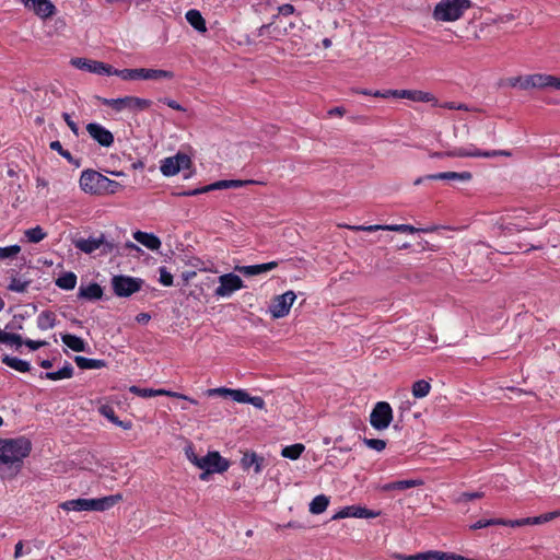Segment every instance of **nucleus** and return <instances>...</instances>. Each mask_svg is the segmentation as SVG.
Segmentation results:
<instances>
[{"label": "nucleus", "instance_id": "nucleus-1", "mask_svg": "<svg viewBox=\"0 0 560 560\" xmlns=\"http://www.w3.org/2000/svg\"><path fill=\"white\" fill-rule=\"evenodd\" d=\"M31 451L32 443L26 438L0 439V464L18 471Z\"/></svg>", "mask_w": 560, "mask_h": 560}, {"label": "nucleus", "instance_id": "nucleus-2", "mask_svg": "<svg viewBox=\"0 0 560 560\" xmlns=\"http://www.w3.org/2000/svg\"><path fill=\"white\" fill-rule=\"evenodd\" d=\"M470 5L469 0H441L434 8L433 18L442 22L457 21Z\"/></svg>", "mask_w": 560, "mask_h": 560}, {"label": "nucleus", "instance_id": "nucleus-3", "mask_svg": "<svg viewBox=\"0 0 560 560\" xmlns=\"http://www.w3.org/2000/svg\"><path fill=\"white\" fill-rule=\"evenodd\" d=\"M185 454L190 463L206 471L223 472L229 468L228 460L221 457L218 452H209L206 456L198 457L192 446H187Z\"/></svg>", "mask_w": 560, "mask_h": 560}, {"label": "nucleus", "instance_id": "nucleus-4", "mask_svg": "<svg viewBox=\"0 0 560 560\" xmlns=\"http://www.w3.org/2000/svg\"><path fill=\"white\" fill-rule=\"evenodd\" d=\"M116 75L125 81L129 80H171L174 78V73L168 70H162V69H122L117 70Z\"/></svg>", "mask_w": 560, "mask_h": 560}, {"label": "nucleus", "instance_id": "nucleus-5", "mask_svg": "<svg viewBox=\"0 0 560 560\" xmlns=\"http://www.w3.org/2000/svg\"><path fill=\"white\" fill-rule=\"evenodd\" d=\"M511 153L505 150H492L481 151L477 148H455L446 152H434L431 154L432 158H495V156H510Z\"/></svg>", "mask_w": 560, "mask_h": 560}, {"label": "nucleus", "instance_id": "nucleus-6", "mask_svg": "<svg viewBox=\"0 0 560 560\" xmlns=\"http://www.w3.org/2000/svg\"><path fill=\"white\" fill-rule=\"evenodd\" d=\"M101 102L116 112L124 109L145 110L151 106V101L137 96H125L120 98H100Z\"/></svg>", "mask_w": 560, "mask_h": 560}, {"label": "nucleus", "instance_id": "nucleus-7", "mask_svg": "<svg viewBox=\"0 0 560 560\" xmlns=\"http://www.w3.org/2000/svg\"><path fill=\"white\" fill-rule=\"evenodd\" d=\"M342 228L349 229L351 231H363V232H376V231H390V232H400V233H416L420 231L410 224H374V225H349L343 224ZM436 230V228L425 229V232H431Z\"/></svg>", "mask_w": 560, "mask_h": 560}, {"label": "nucleus", "instance_id": "nucleus-8", "mask_svg": "<svg viewBox=\"0 0 560 560\" xmlns=\"http://www.w3.org/2000/svg\"><path fill=\"white\" fill-rule=\"evenodd\" d=\"M392 420L393 410L390 405L386 401L377 402L370 415L371 425L378 431H383L389 427Z\"/></svg>", "mask_w": 560, "mask_h": 560}, {"label": "nucleus", "instance_id": "nucleus-9", "mask_svg": "<svg viewBox=\"0 0 560 560\" xmlns=\"http://www.w3.org/2000/svg\"><path fill=\"white\" fill-rule=\"evenodd\" d=\"M103 183L104 175L93 170L83 171L79 180L80 188L91 195H102Z\"/></svg>", "mask_w": 560, "mask_h": 560}, {"label": "nucleus", "instance_id": "nucleus-10", "mask_svg": "<svg viewBox=\"0 0 560 560\" xmlns=\"http://www.w3.org/2000/svg\"><path fill=\"white\" fill-rule=\"evenodd\" d=\"M191 164V160L187 154L177 153L174 156L164 159L161 162L160 170L164 176H174L180 170L188 168Z\"/></svg>", "mask_w": 560, "mask_h": 560}, {"label": "nucleus", "instance_id": "nucleus-11", "mask_svg": "<svg viewBox=\"0 0 560 560\" xmlns=\"http://www.w3.org/2000/svg\"><path fill=\"white\" fill-rule=\"evenodd\" d=\"M112 284L118 296H130L141 289L142 280L127 276H115Z\"/></svg>", "mask_w": 560, "mask_h": 560}, {"label": "nucleus", "instance_id": "nucleus-12", "mask_svg": "<svg viewBox=\"0 0 560 560\" xmlns=\"http://www.w3.org/2000/svg\"><path fill=\"white\" fill-rule=\"evenodd\" d=\"M296 295L293 291H287L281 295H277L269 307V312L273 318H282L290 312L292 304L294 303Z\"/></svg>", "mask_w": 560, "mask_h": 560}, {"label": "nucleus", "instance_id": "nucleus-13", "mask_svg": "<svg viewBox=\"0 0 560 560\" xmlns=\"http://www.w3.org/2000/svg\"><path fill=\"white\" fill-rule=\"evenodd\" d=\"M219 287L214 294L219 298H228L235 291L244 288L243 280L234 273H225L219 277Z\"/></svg>", "mask_w": 560, "mask_h": 560}, {"label": "nucleus", "instance_id": "nucleus-14", "mask_svg": "<svg viewBox=\"0 0 560 560\" xmlns=\"http://www.w3.org/2000/svg\"><path fill=\"white\" fill-rule=\"evenodd\" d=\"M71 63L78 69L96 74L116 75L117 71V69H114L107 63L84 58H74L71 60Z\"/></svg>", "mask_w": 560, "mask_h": 560}, {"label": "nucleus", "instance_id": "nucleus-15", "mask_svg": "<svg viewBox=\"0 0 560 560\" xmlns=\"http://www.w3.org/2000/svg\"><path fill=\"white\" fill-rule=\"evenodd\" d=\"M23 5L40 19H48L56 13V7L50 0H20Z\"/></svg>", "mask_w": 560, "mask_h": 560}, {"label": "nucleus", "instance_id": "nucleus-16", "mask_svg": "<svg viewBox=\"0 0 560 560\" xmlns=\"http://www.w3.org/2000/svg\"><path fill=\"white\" fill-rule=\"evenodd\" d=\"M86 131L102 147L109 148L114 143V135L97 122L88 124Z\"/></svg>", "mask_w": 560, "mask_h": 560}, {"label": "nucleus", "instance_id": "nucleus-17", "mask_svg": "<svg viewBox=\"0 0 560 560\" xmlns=\"http://www.w3.org/2000/svg\"><path fill=\"white\" fill-rule=\"evenodd\" d=\"M122 500L121 494L86 499V511H106Z\"/></svg>", "mask_w": 560, "mask_h": 560}, {"label": "nucleus", "instance_id": "nucleus-18", "mask_svg": "<svg viewBox=\"0 0 560 560\" xmlns=\"http://www.w3.org/2000/svg\"><path fill=\"white\" fill-rule=\"evenodd\" d=\"M277 267H278L277 261H270V262L253 265V266H236L235 270L245 276H256V275H260V273L273 270Z\"/></svg>", "mask_w": 560, "mask_h": 560}, {"label": "nucleus", "instance_id": "nucleus-19", "mask_svg": "<svg viewBox=\"0 0 560 560\" xmlns=\"http://www.w3.org/2000/svg\"><path fill=\"white\" fill-rule=\"evenodd\" d=\"M133 238L151 250H158L161 247L160 238L151 233L137 231L133 233Z\"/></svg>", "mask_w": 560, "mask_h": 560}, {"label": "nucleus", "instance_id": "nucleus-20", "mask_svg": "<svg viewBox=\"0 0 560 560\" xmlns=\"http://www.w3.org/2000/svg\"><path fill=\"white\" fill-rule=\"evenodd\" d=\"M104 243V237H90V238H79L74 241V246L80 250L91 254L94 250L98 249L101 245Z\"/></svg>", "mask_w": 560, "mask_h": 560}, {"label": "nucleus", "instance_id": "nucleus-21", "mask_svg": "<svg viewBox=\"0 0 560 560\" xmlns=\"http://www.w3.org/2000/svg\"><path fill=\"white\" fill-rule=\"evenodd\" d=\"M350 516H354V517H374L375 513H373L370 510L363 509V508H357L355 509L353 506H348V508H345L341 511H339L337 514H335L332 516V520H339V518H345V517H350Z\"/></svg>", "mask_w": 560, "mask_h": 560}, {"label": "nucleus", "instance_id": "nucleus-22", "mask_svg": "<svg viewBox=\"0 0 560 560\" xmlns=\"http://www.w3.org/2000/svg\"><path fill=\"white\" fill-rule=\"evenodd\" d=\"M428 179H443V180H458V182H469L472 178L470 172H443L438 174H431L427 176Z\"/></svg>", "mask_w": 560, "mask_h": 560}, {"label": "nucleus", "instance_id": "nucleus-23", "mask_svg": "<svg viewBox=\"0 0 560 560\" xmlns=\"http://www.w3.org/2000/svg\"><path fill=\"white\" fill-rule=\"evenodd\" d=\"M187 22L199 33H206L207 32V25L206 21L202 18L201 13L196 10L191 9L186 12L185 15Z\"/></svg>", "mask_w": 560, "mask_h": 560}, {"label": "nucleus", "instance_id": "nucleus-24", "mask_svg": "<svg viewBox=\"0 0 560 560\" xmlns=\"http://www.w3.org/2000/svg\"><path fill=\"white\" fill-rule=\"evenodd\" d=\"M262 463L264 458L258 456L256 453H244L241 464L244 469H248L250 467H254V471L256 474H259L262 469Z\"/></svg>", "mask_w": 560, "mask_h": 560}, {"label": "nucleus", "instance_id": "nucleus-25", "mask_svg": "<svg viewBox=\"0 0 560 560\" xmlns=\"http://www.w3.org/2000/svg\"><path fill=\"white\" fill-rule=\"evenodd\" d=\"M527 85L533 88H553V75L540 73L527 75Z\"/></svg>", "mask_w": 560, "mask_h": 560}, {"label": "nucleus", "instance_id": "nucleus-26", "mask_svg": "<svg viewBox=\"0 0 560 560\" xmlns=\"http://www.w3.org/2000/svg\"><path fill=\"white\" fill-rule=\"evenodd\" d=\"M103 295V290L97 283H90L86 287L81 285L79 289V296L86 300H98Z\"/></svg>", "mask_w": 560, "mask_h": 560}, {"label": "nucleus", "instance_id": "nucleus-27", "mask_svg": "<svg viewBox=\"0 0 560 560\" xmlns=\"http://www.w3.org/2000/svg\"><path fill=\"white\" fill-rule=\"evenodd\" d=\"M393 557L397 560H439L440 551L430 550L410 556L394 553Z\"/></svg>", "mask_w": 560, "mask_h": 560}, {"label": "nucleus", "instance_id": "nucleus-28", "mask_svg": "<svg viewBox=\"0 0 560 560\" xmlns=\"http://www.w3.org/2000/svg\"><path fill=\"white\" fill-rule=\"evenodd\" d=\"M208 396H222V397H231L234 401L238 402L243 398L242 389H232L225 387L212 388L207 390Z\"/></svg>", "mask_w": 560, "mask_h": 560}, {"label": "nucleus", "instance_id": "nucleus-29", "mask_svg": "<svg viewBox=\"0 0 560 560\" xmlns=\"http://www.w3.org/2000/svg\"><path fill=\"white\" fill-rule=\"evenodd\" d=\"M100 412L105 418H107L110 422L122 428L124 430H130L132 427V423L130 421L124 422V421L118 420V418L115 415L114 409L109 406L100 407Z\"/></svg>", "mask_w": 560, "mask_h": 560}, {"label": "nucleus", "instance_id": "nucleus-30", "mask_svg": "<svg viewBox=\"0 0 560 560\" xmlns=\"http://www.w3.org/2000/svg\"><path fill=\"white\" fill-rule=\"evenodd\" d=\"M61 339L62 342L73 351H85L86 343L82 338L74 335L65 334L61 336Z\"/></svg>", "mask_w": 560, "mask_h": 560}, {"label": "nucleus", "instance_id": "nucleus-31", "mask_svg": "<svg viewBox=\"0 0 560 560\" xmlns=\"http://www.w3.org/2000/svg\"><path fill=\"white\" fill-rule=\"evenodd\" d=\"M74 362L80 369L83 370L102 369L106 365L105 361L103 360L89 359L81 355H77L74 358Z\"/></svg>", "mask_w": 560, "mask_h": 560}, {"label": "nucleus", "instance_id": "nucleus-32", "mask_svg": "<svg viewBox=\"0 0 560 560\" xmlns=\"http://www.w3.org/2000/svg\"><path fill=\"white\" fill-rule=\"evenodd\" d=\"M254 180H240V179H224V180H218L213 184H210V188L215 189H226V188H238L246 186L248 184H254Z\"/></svg>", "mask_w": 560, "mask_h": 560}, {"label": "nucleus", "instance_id": "nucleus-33", "mask_svg": "<svg viewBox=\"0 0 560 560\" xmlns=\"http://www.w3.org/2000/svg\"><path fill=\"white\" fill-rule=\"evenodd\" d=\"M73 375V368L71 364H66L61 370L57 372H46L44 374H40V377L50 380V381H58L63 378H70Z\"/></svg>", "mask_w": 560, "mask_h": 560}, {"label": "nucleus", "instance_id": "nucleus-34", "mask_svg": "<svg viewBox=\"0 0 560 560\" xmlns=\"http://www.w3.org/2000/svg\"><path fill=\"white\" fill-rule=\"evenodd\" d=\"M2 362L10 366L11 369H14L19 372H28L30 369H31V365L27 361H24V360H21L19 358H15V357H10V355H4L2 358Z\"/></svg>", "mask_w": 560, "mask_h": 560}, {"label": "nucleus", "instance_id": "nucleus-35", "mask_svg": "<svg viewBox=\"0 0 560 560\" xmlns=\"http://www.w3.org/2000/svg\"><path fill=\"white\" fill-rule=\"evenodd\" d=\"M56 316L52 312H42L37 317V326L42 330H48L55 326Z\"/></svg>", "mask_w": 560, "mask_h": 560}, {"label": "nucleus", "instance_id": "nucleus-36", "mask_svg": "<svg viewBox=\"0 0 560 560\" xmlns=\"http://www.w3.org/2000/svg\"><path fill=\"white\" fill-rule=\"evenodd\" d=\"M328 504V497L324 494L316 495L310 503V512L312 514H320L327 509Z\"/></svg>", "mask_w": 560, "mask_h": 560}, {"label": "nucleus", "instance_id": "nucleus-37", "mask_svg": "<svg viewBox=\"0 0 560 560\" xmlns=\"http://www.w3.org/2000/svg\"><path fill=\"white\" fill-rule=\"evenodd\" d=\"M77 284V276L73 272H66L56 280V285L63 290H72Z\"/></svg>", "mask_w": 560, "mask_h": 560}, {"label": "nucleus", "instance_id": "nucleus-38", "mask_svg": "<svg viewBox=\"0 0 560 560\" xmlns=\"http://www.w3.org/2000/svg\"><path fill=\"white\" fill-rule=\"evenodd\" d=\"M408 100L423 103L433 102V105H438V100L431 93L420 90H410Z\"/></svg>", "mask_w": 560, "mask_h": 560}, {"label": "nucleus", "instance_id": "nucleus-39", "mask_svg": "<svg viewBox=\"0 0 560 560\" xmlns=\"http://www.w3.org/2000/svg\"><path fill=\"white\" fill-rule=\"evenodd\" d=\"M0 343L21 347L23 345V339L20 335L10 332L5 329L2 330L0 328Z\"/></svg>", "mask_w": 560, "mask_h": 560}, {"label": "nucleus", "instance_id": "nucleus-40", "mask_svg": "<svg viewBox=\"0 0 560 560\" xmlns=\"http://www.w3.org/2000/svg\"><path fill=\"white\" fill-rule=\"evenodd\" d=\"M59 508L65 511H86V499L68 500L60 503Z\"/></svg>", "mask_w": 560, "mask_h": 560}, {"label": "nucleus", "instance_id": "nucleus-41", "mask_svg": "<svg viewBox=\"0 0 560 560\" xmlns=\"http://www.w3.org/2000/svg\"><path fill=\"white\" fill-rule=\"evenodd\" d=\"M304 450H305V446L303 444L296 443V444L283 447L281 451V455L285 458L295 460L301 456V454L304 452Z\"/></svg>", "mask_w": 560, "mask_h": 560}, {"label": "nucleus", "instance_id": "nucleus-42", "mask_svg": "<svg viewBox=\"0 0 560 560\" xmlns=\"http://www.w3.org/2000/svg\"><path fill=\"white\" fill-rule=\"evenodd\" d=\"M559 516H560V510L553 511V512H548V513L541 514L539 516L527 517V526L528 525H541V524L551 522L552 520H555L556 517H559Z\"/></svg>", "mask_w": 560, "mask_h": 560}, {"label": "nucleus", "instance_id": "nucleus-43", "mask_svg": "<svg viewBox=\"0 0 560 560\" xmlns=\"http://www.w3.org/2000/svg\"><path fill=\"white\" fill-rule=\"evenodd\" d=\"M266 33L270 34L272 38L279 39L280 36L289 34V30L287 27L280 28L278 25L275 26L270 23L261 26L259 30V35H265Z\"/></svg>", "mask_w": 560, "mask_h": 560}, {"label": "nucleus", "instance_id": "nucleus-44", "mask_svg": "<svg viewBox=\"0 0 560 560\" xmlns=\"http://www.w3.org/2000/svg\"><path fill=\"white\" fill-rule=\"evenodd\" d=\"M431 389V385L429 382L424 380H420L413 383L412 385V395L416 398H423L429 395Z\"/></svg>", "mask_w": 560, "mask_h": 560}, {"label": "nucleus", "instance_id": "nucleus-45", "mask_svg": "<svg viewBox=\"0 0 560 560\" xmlns=\"http://www.w3.org/2000/svg\"><path fill=\"white\" fill-rule=\"evenodd\" d=\"M46 233L40 226H35L24 231V236L30 243H39L46 237Z\"/></svg>", "mask_w": 560, "mask_h": 560}, {"label": "nucleus", "instance_id": "nucleus-46", "mask_svg": "<svg viewBox=\"0 0 560 560\" xmlns=\"http://www.w3.org/2000/svg\"><path fill=\"white\" fill-rule=\"evenodd\" d=\"M243 399L240 400L238 402H247V404H250L253 405L254 407L258 408V409H264L265 408V400L259 397V396H249L245 390L242 389V396H241Z\"/></svg>", "mask_w": 560, "mask_h": 560}, {"label": "nucleus", "instance_id": "nucleus-47", "mask_svg": "<svg viewBox=\"0 0 560 560\" xmlns=\"http://www.w3.org/2000/svg\"><path fill=\"white\" fill-rule=\"evenodd\" d=\"M508 523L503 518H492V520H480L476 523H474L470 526V529L476 530L480 529L490 525H506Z\"/></svg>", "mask_w": 560, "mask_h": 560}, {"label": "nucleus", "instance_id": "nucleus-48", "mask_svg": "<svg viewBox=\"0 0 560 560\" xmlns=\"http://www.w3.org/2000/svg\"><path fill=\"white\" fill-rule=\"evenodd\" d=\"M104 182L102 185V195L103 194H116L120 189V184L107 178L104 176Z\"/></svg>", "mask_w": 560, "mask_h": 560}, {"label": "nucleus", "instance_id": "nucleus-49", "mask_svg": "<svg viewBox=\"0 0 560 560\" xmlns=\"http://www.w3.org/2000/svg\"><path fill=\"white\" fill-rule=\"evenodd\" d=\"M28 284H30L28 281H24V280H21V279H18V278H13L11 280V282H10L8 288L11 291L23 293V292L26 291Z\"/></svg>", "mask_w": 560, "mask_h": 560}, {"label": "nucleus", "instance_id": "nucleus-50", "mask_svg": "<svg viewBox=\"0 0 560 560\" xmlns=\"http://www.w3.org/2000/svg\"><path fill=\"white\" fill-rule=\"evenodd\" d=\"M423 481L421 479H410V480H399L395 481L396 490H405L413 487L422 486Z\"/></svg>", "mask_w": 560, "mask_h": 560}, {"label": "nucleus", "instance_id": "nucleus-51", "mask_svg": "<svg viewBox=\"0 0 560 560\" xmlns=\"http://www.w3.org/2000/svg\"><path fill=\"white\" fill-rule=\"evenodd\" d=\"M156 394H158V396H168V397H173V398L185 399L191 404H197V401L195 399H192L184 394L177 393V392H172V390H166V389H156Z\"/></svg>", "mask_w": 560, "mask_h": 560}, {"label": "nucleus", "instance_id": "nucleus-52", "mask_svg": "<svg viewBox=\"0 0 560 560\" xmlns=\"http://www.w3.org/2000/svg\"><path fill=\"white\" fill-rule=\"evenodd\" d=\"M129 390L131 393H133L135 395L143 397V398H149V397L158 396L156 389H152V388H140L138 386H131L129 388Z\"/></svg>", "mask_w": 560, "mask_h": 560}, {"label": "nucleus", "instance_id": "nucleus-53", "mask_svg": "<svg viewBox=\"0 0 560 560\" xmlns=\"http://www.w3.org/2000/svg\"><path fill=\"white\" fill-rule=\"evenodd\" d=\"M21 250L19 245H11L8 247H0V259H7L16 256Z\"/></svg>", "mask_w": 560, "mask_h": 560}, {"label": "nucleus", "instance_id": "nucleus-54", "mask_svg": "<svg viewBox=\"0 0 560 560\" xmlns=\"http://www.w3.org/2000/svg\"><path fill=\"white\" fill-rule=\"evenodd\" d=\"M364 444L372 450L377 452L383 451L386 447V442L380 439H364Z\"/></svg>", "mask_w": 560, "mask_h": 560}, {"label": "nucleus", "instance_id": "nucleus-55", "mask_svg": "<svg viewBox=\"0 0 560 560\" xmlns=\"http://www.w3.org/2000/svg\"><path fill=\"white\" fill-rule=\"evenodd\" d=\"M160 282L165 287L173 284V276L164 267L160 268Z\"/></svg>", "mask_w": 560, "mask_h": 560}, {"label": "nucleus", "instance_id": "nucleus-56", "mask_svg": "<svg viewBox=\"0 0 560 560\" xmlns=\"http://www.w3.org/2000/svg\"><path fill=\"white\" fill-rule=\"evenodd\" d=\"M482 497V492H464L458 497L457 502H466L469 500L481 499Z\"/></svg>", "mask_w": 560, "mask_h": 560}, {"label": "nucleus", "instance_id": "nucleus-57", "mask_svg": "<svg viewBox=\"0 0 560 560\" xmlns=\"http://www.w3.org/2000/svg\"><path fill=\"white\" fill-rule=\"evenodd\" d=\"M211 190H213V188H210V185H207V186H203L201 188H196V189H192V190L183 191L179 195L180 196H197L199 194L209 192Z\"/></svg>", "mask_w": 560, "mask_h": 560}, {"label": "nucleus", "instance_id": "nucleus-58", "mask_svg": "<svg viewBox=\"0 0 560 560\" xmlns=\"http://www.w3.org/2000/svg\"><path fill=\"white\" fill-rule=\"evenodd\" d=\"M62 118L65 119L68 127L71 129V131L74 133V136H79V127L78 125L71 119L70 115L67 113L62 114Z\"/></svg>", "mask_w": 560, "mask_h": 560}, {"label": "nucleus", "instance_id": "nucleus-59", "mask_svg": "<svg viewBox=\"0 0 560 560\" xmlns=\"http://www.w3.org/2000/svg\"><path fill=\"white\" fill-rule=\"evenodd\" d=\"M397 94V90H386V91H375L373 93V96L374 97H382V98H388L390 96L393 97H396Z\"/></svg>", "mask_w": 560, "mask_h": 560}, {"label": "nucleus", "instance_id": "nucleus-60", "mask_svg": "<svg viewBox=\"0 0 560 560\" xmlns=\"http://www.w3.org/2000/svg\"><path fill=\"white\" fill-rule=\"evenodd\" d=\"M439 560H465V557L455 553L440 551Z\"/></svg>", "mask_w": 560, "mask_h": 560}, {"label": "nucleus", "instance_id": "nucleus-61", "mask_svg": "<svg viewBox=\"0 0 560 560\" xmlns=\"http://www.w3.org/2000/svg\"><path fill=\"white\" fill-rule=\"evenodd\" d=\"M23 343L25 346H27L31 350H37L38 348L47 345L46 341H35V340H31V339L23 341Z\"/></svg>", "mask_w": 560, "mask_h": 560}, {"label": "nucleus", "instance_id": "nucleus-62", "mask_svg": "<svg viewBox=\"0 0 560 560\" xmlns=\"http://www.w3.org/2000/svg\"><path fill=\"white\" fill-rule=\"evenodd\" d=\"M163 102L171 108L175 109V110H179V112H184L185 108L179 104L177 103L176 101L174 100H171V98H164Z\"/></svg>", "mask_w": 560, "mask_h": 560}, {"label": "nucleus", "instance_id": "nucleus-63", "mask_svg": "<svg viewBox=\"0 0 560 560\" xmlns=\"http://www.w3.org/2000/svg\"><path fill=\"white\" fill-rule=\"evenodd\" d=\"M294 12V7L292 4H283L279 8V13L283 15H290Z\"/></svg>", "mask_w": 560, "mask_h": 560}, {"label": "nucleus", "instance_id": "nucleus-64", "mask_svg": "<svg viewBox=\"0 0 560 560\" xmlns=\"http://www.w3.org/2000/svg\"><path fill=\"white\" fill-rule=\"evenodd\" d=\"M49 147L51 150L57 151L59 154H61V152L65 150L58 140L50 142Z\"/></svg>", "mask_w": 560, "mask_h": 560}]
</instances>
